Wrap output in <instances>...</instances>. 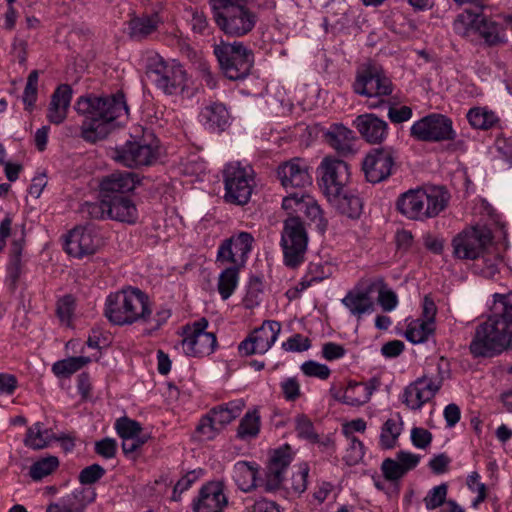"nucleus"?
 Segmentation results:
<instances>
[{
	"label": "nucleus",
	"instance_id": "nucleus-1",
	"mask_svg": "<svg viewBox=\"0 0 512 512\" xmlns=\"http://www.w3.org/2000/svg\"><path fill=\"white\" fill-rule=\"evenodd\" d=\"M493 297L491 314L476 327L469 345L474 357H494L512 349V292Z\"/></svg>",
	"mask_w": 512,
	"mask_h": 512
},
{
	"label": "nucleus",
	"instance_id": "nucleus-2",
	"mask_svg": "<svg viewBox=\"0 0 512 512\" xmlns=\"http://www.w3.org/2000/svg\"><path fill=\"white\" fill-rule=\"evenodd\" d=\"M74 109L86 117L81 133L89 142L106 138L113 128L114 120L128 112L123 94L108 97L81 96Z\"/></svg>",
	"mask_w": 512,
	"mask_h": 512
},
{
	"label": "nucleus",
	"instance_id": "nucleus-3",
	"mask_svg": "<svg viewBox=\"0 0 512 512\" xmlns=\"http://www.w3.org/2000/svg\"><path fill=\"white\" fill-rule=\"evenodd\" d=\"M150 315L149 298L138 288L128 287L106 298L105 316L115 325L146 321Z\"/></svg>",
	"mask_w": 512,
	"mask_h": 512
},
{
	"label": "nucleus",
	"instance_id": "nucleus-4",
	"mask_svg": "<svg viewBox=\"0 0 512 512\" xmlns=\"http://www.w3.org/2000/svg\"><path fill=\"white\" fill-rule=\"evenodd\" d=\"M448 200L449 195L442 187L418 188L401 194L396 205L407 218L424 220L437 216L445 209Z\"/></svg>",
	"mask_w": 512,
	"mask_h": 512
},
{
	"label": "nucleus",
	"instance_id": "nucleus-5",
	"mask_svg": "<svg viewBox=\"0 0 512 512\" xmlns=\"http://www.w3.org/2000/svg\"><path fill=\"white\" fill-rule=\"evenodd\" d=\"M308 243V231L299 216H288L283 220L279 245L286 267L296 269L305 262Z\"/></svg>",
	"mask_w": 512,
	"mask_h": 512
},
{
	"label": "nucleus",
	"instance_id": "nucleus-6",
	"mask_svg": "<svg viewBox=\"0 0 512 512\" xmlns=\"http://www.w3.org/2000/svg\"><path fill=\"white\" fill-rule=\"evenodd\" d=\"M454 31L465 38H482L489 46L505 42V32L500 25L484 14L464 10L453 23Z\"/></svg>",
	"mask_w": 512,
	"mask_h": 512
},
{
	"label": "nucleus",
	"instance_id": "nucleus-7",
	"mask_svg": "<svg viewBox=\"0 0 512 512\" xmlns=\"http://www.w3.org/2000/svg\"><path fill=\"white\" fill-rule=\"evenodd\" d=\"M393 84L384 71L375 66L367 65L358 70L353 83V91L369 98L368 108L377 109L388 102L383 99L393 92Z\"/></svg>",
	"mask_w": 512,
	"mask_h": 512
},
{
	"label": "nucleus",
	"instance_id": "nucleus-8",
	"mask_svg": "<svg viewBox=\"0 0 512 512\" xmlns=\"http://www.w3.org/2000/svg\"><path fill=\"white\" fill-rule=\"evenodd\" d=\"M146 69L149 80L166 95H178L186 88V71L176 61L155 54L149 57Z\"/></svg>",
	"mask_w": 512,
	"mask_h": 512
},
{
	"label": "nucleus",
	"instance_id": "nucleus-9",
	"mask_svg": "<svg viewBox=\"0 0 512 512\" xmlns=\"http://www.w3.org/2000/svg\"><path fill=\"white\" fill-rule=\"evenodd\" d=\"M214 54L224 75L231 80L246 77L254 62L251 50L237 41L215 45Z\"/></svg>",
	"mask_w": 512,
	"mask_h": 512
},
{
	"label": "nucleus",
	"instance_id": "nucleus-10",
	"mask_svg": "<svg viewBox=\"0 0 512 512\" xmlns=\"http://www.w3.org/2000/svg\"><path fill=\"white\" fill-rule=\"evenodd\" d=\"M225 199L238 205L246 204L252 194L254 173L249 165L232 162L224 170Z\"/></svg>",
	"mask_w": 512,
	"mask_h": 512
},
{
	"label": "nucleus",
	"instance_id": "nucleus-11",
	"mask_svg": "<svg viewBox=\"0 0 512 512\" xmlns=\"http://www.w3.org/2000/svg\"><path fill=\"white\" fill-rule=\"evenodd\" d=\"M410 136L416 141L438 143L456 138L452 120L444 114L431 113L415 121Z\"/></svg>",
	"mask_w": 512,
	"mask_h": 512
},
{
	"label": "nucleus",
	"instance_id": "nucleus-12",
	"mask_svg": "<svg viewBox=\"0 0 512 512\" xmlns=\"http://www.w3.org/2000/svg\"><path fill=\"white\" fill-rule=\"evenodd\" d=\"M493 239L491 230L485 225H475L457 234L453 241V254L461 260L481 257Z\"/></svg>",
	"mask_w": 512,
	"mask_h": 512
},
{
	"label": "nucleus",
	"instance_id": "nucleus-13",
	"mask_svg": "<svg viewBox=\"0 0 512 512\" xmlns=\"http://www.w3.org/2000/svg\"><path fill=\"white\" fill-rule=\"evenodd\" d=\"M212 10L219 28L230 36H243L250 32L256 24V15L244 3Z\"/></svg>",
	"mask_w": 512,
	"mask_h": 512
},
{
	"label": "nucleus",
	"instance_id": "nucleus-14",
	"mask_svg": "<svg viewBox=\"0 0 512 512\" xmlns=\"http://www.w3.org/2000/svg\"><path fill=\"white\" fill-rule=\"evenodd\" d=\"M113 158L127 167L152 165L158 158V144L152 134L134 141H127L116 149Z\"/></svg>",
	"mask_w": 512,
	"mask_h": 512
},
{
	"label": "nucleus",
	"instance_id": "nucleus-15",
	"mask_svg": "<svg viewBox=\"0 0 512 512\" xmlns=\"http://www.w3.org/2000/svg\"><path fill=\"white\" fill-rule=\"evenodd\" d=\"M229 505V490L224 479L205 482L193 498V512H224Z\"/></svg>",
	"mask_w": 512,
	"mask_h": 512
},
{
	"label": "nucleus",
	"instance_id": "nucleus-16",
	"mask_svg": "<svg viewBox=\"0 0 512 512\" xmlns=\"http://www.w3.org/2000/svg\"><path fill=\"white\" fill-rule=\"evenodd\" d=\"M207 326V320L200 319L185 329L180 347L187 356L204 357L214 352L217 339L213 333L206 332Z\"/></svg>",
	"mask_w": 512,
	"mask_h": 512
},
{
	"label": "nucleus",
	"instance_id": "nucleus-17",
	"mask_svg": "<svg viewBox=\"0 0 512 512\" xmlns=\"http://www.w3.org/2000/svg\"><path fill=\"white\" fill-rule=\"evenodd\" d=\"M281 323L276 320H265L255 328L238 346L240 354L250 356L265 354L277 341L281 332Z\"/></svg>",
	"mask_w": 512,
	"mask_h": 512
},
{
	"label": "nucleus",
	"instance_id": "nucleus-18",
	"mask_svg": "<svg viewBox=\"0 0 512 512\" xmlns=\"http://www.w3.org/2000/svg\"><path fill=\"white\" fill-rule=\"evenodd\" d=\"M442 383L441 376L424 374L404 389L401 400L409 409L419 410L434 398Z\"/></svg>",
	"mask_w": 512,
	"mask_h": 512
},
{
	"label": "nucleus",
	"instance_id": "nucleus-19",
	"mask_svg": "<svg viewBox=\"0 0 512 512\" xmlns=\"http://www.w3.org/2000/svg\"><path fill=\"white\" fill-rule=\"evenodd\" d=\"M395 164V150L390 147L372 149L363 159L362 168L366 179L379 183L388 178Z\"/></svg>",
	"mask_w": 512,
	"mask_h": 512
},
{
	"label": "nucleus",
	"instance_id": "nucleus-20",
	"mask_svg": "<svg viewBox=\"0 0 512 512\" xmlns=\"http://www.w3.org/2000/svg\"><path fill=\"white\" fill-rule=\"evenodd\" d=\"M294 458V453L289 445H283L273 450L263 480V488L268 493H275L282 488L285 473Z\"/></svg>",
	"mask_w": 512,
	"mask_h": 512
},
{
	"label": "nucleus",
	"instance_id": "nucleus-21",
	"mask_svg": "<svg viewBox=\"0 0 512 512\" xmlns=\"http://www.w3.org/2000/svg\"><path fill=\"white\" fill-rule=\"evenodd\" d=\"M254 237L248 232H239L226 239L218 248L217 260L243 267L249 257Z\"/></svg>",
	"mask_w": 512,
	"mask_h": 512
},
{
	"label": "nucleus",
	"instance_id": "nucleus-22",
	"mask_svg": "<svg viewBox=\"0 0 512 512\" xmlns=\"http://www.w3.org/2000/svg\"><path fill=\"white\" fill-rule=\"evenodd\" d=\"M100 246L101 239L91 227H75L65 236L64 249L75 258L92 255Z\"/></svg>",
	"mask_w": 512,
	"mask_h": 512
},
{
	"label": "nucleus",
	"instance_id": "nucleus-23",
	"mask_svg": "<svg viewBox=\"0 0 512 512\" xmlns=\"http://www.w3.org/2000/svg\"><path fill=\"white\" fill-rule=\"evenodd\" d=\"M277 178L285 189L305 188L312 183L310 166L300 157H294L279 164Z\"/></svg>",
	"mask_w": 512,
	"mask_h": 512
},
{
	"label": "nucleus",
	"instance_id": "nucleus-24",
	"mask_svg": "<svg viewBox=\"0 0 512 512\" xmlns=\"http://www.w3.org/2000/svg\"><path fill=\"white\" fill-rule=\"evenodd\" d=\"M323 189L326 196L346 189L350 170L346 162L326 157L321 162Z\"/></svg>",
	"mask_w": 512,
	"mask_h": 512
},
{
	"label": "nucleus",
	"instance_id": "nucleus-25",
	"mask_svg": "<svg viewBox=\"0 0 512 512\" xmlns=\"http://www.w3.org/2000/svg\"><path fill=\"white\" fill-rule=\"evenodd\" d=\"M373 293H375V284H370L368 281L350 290L341 302L352 316L361 320L363 316L369 315L375 310Z\"/></svg>",
	"mask_w": 512,
	"mask_h": 512
},
{
	"label": "nucleus",
	"instance_id": "nucleus-26",
	"mask_svg": "<svg viewBox=\"0 0 512 512\" xmlns=\"http://www.w3.org/2000/svg\"><path fill=\"white\" fill-rule=\"evenodd\" d=\"M243 408L244 402L242 400L231 401L226 405L214 408L210 415L199 424V432L211 438L213 431H219L231 423L241 414Z\"/></svg>",
	"mask_w": 512,
	"mask_h": 512
},
{
	"label": "nucleus",
	"instance_id": "nucleus-27",
	"mask_svg": "<svg viewBox=\"0 0 512 512\" xmlns=\"http://www.w3.org/2000/svg\"><path fill=\"white\" fill-rule=\"evenodd\" d=\"M353 125L362 138L370 144L384 142L389 133L388 123L373 113L358 115Z\"/></svg>",
	"mask_w": 512,
	"mask_h": 512
},
{
	"label": "nucleus",
	"instance_id": "nucleus-28",
	"mask_svg": "<svg viewBox=\"0 0 512 512\" xmlns=\"http://www.w3.org/2000/svg\"><path fill=\"white\" fill-rule=\"evenodd\" d=\"M96 498L92 486H83L61 498L58 503L50 504L46 512H83Z\"/></svg>",
	"mask_w": 512,
	"mask_h": 512
},
{
	"label": "nucleus",
	"instance_id": "nucleus-29",
	"mask_svg": "<svg viewBox=\"0 0 512 512\" xmlns=\"http://www.w3.org/2000/svg\"><path fill=\"white\" fill-rule=\"evenodd\" d=\"M137 182V175L132 172H114L101 181V195L110 199L122 196L121 194L132 191Z\"/></svg>",
	"mask_w": 512,
	"mask_h": 512
},
{
	"label": "nucleus",
	"instance_id": "nucleus-30",
	"mask_svg": "<svg viewBox=\"0 0 512 512\" xmlns=\"http://www.w3.org/2000/svg\"><path fill=\"white\" fill-rule=\"evenodd\" d=\"M199 120L207 130L222 132L229 125L230 115L222 103L211 102L202 108Z\"/></svg>",
	"mask_w": 512,
	"mask_h": 512
},
{
	"label": "nucleus",
	"instance_id": "nucleus-31",
	"mask_svg": "<svg viewBox=\"0 0 512 512\" xmlns=\"http://www.w3.org/2000/svg\"><path fill=\"white\" fill-rule=\"evenodd\" d=\"M73 90L68 84L59 85L51 96L47 117L54 124L62 123L71 104Z\"/></svg>",
	"mask_w": 512,
	"mask_h": 512
},
{
	"label": "nucleus",
	"instance_id": "nucleus-32",
	"mask_svg": "<svg viewBox=\"0 0 512 512\" xmlns=\"http://www.w3.org/2000/svg\"><path fill=\"white\" fill-rule=\"evenodd\" d=\"M331 206L349 218H358L362 212V201L348 189L326 196Z\"/></svg>",
	"mask_w": 512,
	"mask_h": 512
},
{
	"label": "nucleus",
	"instance_id": "nucleus-33",
	"mask_svg": "<svg viewBox=\"0 0 512 512\" xmlns=\"http://www.w3.org/2000/svg\"><path fill=\"white\" fill-rule=\"evenodd\" d=\"M325 136L328 144L338 153L348 155L355 152L356 137L349 128L341 124L333 125Z\"/></svg>",
	"mask_w": 512,
	"mask_h": 512
},
{
	"label": "nucleus",
	"instance_id": "nucleus-34",
	"mask_svg": "<svg viewBox=\"0 0 512 512\" xmlns=\"http://www.w3.org/2000/svg\"><path fill=\"white\" fill-rule=\"evenodd\" d=\"M259 466L255 462L238 461L233 467V480L242 492H251L257 487Z\"/></svg>",
	"mask_w": 512,
	"mask_h": 512
},
{
	"label": "nucleus",
	"instance_id": "nucleus-35",
	"mask_svg": "<svg viewBox=\"0 0 512 512\" xmlns=\"http://www.w3.org/2000/svg\"><path fill=\"white\" fill-rule=\"evenodd\" d=\"M108 218L120 222L134 223L137 209L134 203L125 196L108 198Z\"/></svg>",
	"mask_w": 512,
	"mask_h": 512
},
{
	"label": "nucleus",
	"instance_id": "nucleus-36",
	"mask_svg": "<svg viewBox=\"0 0 512 512\" xmlns=\"http://www.w3.org/2000/svg\"><path fill=\"white\" fill-rule=\"evenodd\" d=\"M332 267L327 262L312 261L309 263L306 273L297 284L296 292H303L308 287L320 283L332 275Z\"/></svg>",
	"mask_w": 512,
	"mask_h": 512
},
{
	"label": "nucleus",
	"instance_id": "nucleus-37",
	"mask_svg": "<svg viewBox=\"0 0 512 512\" xmlns=\"http://www.w3.org/2000/svg\"><path fill=\"white\" fill-rule=\"evenodd\" d=\"M434 330V322L415 319L408 323L405 338L413 344L424 343L433 334Z\"/></svg>",
	"mask_w": 512,
	"mask_h": 512
},
{
	"label": "nucleus",
	"instance_id": "nucleus-38",
	"mask_svg": "<svg viewBox=\"0 0 512 512\" xmlns=\"http://www.w3.org/2000/svg\"><path fill=\"white\" fill-rule=\"evenodd\" d=\"M467 119L473 128L482 130H488L498 122L496 114L484 107L471 108L467 113Z\"/></svg>",
	"mask_w": 512,
	"mask_h": 512
},
{
	"label": "nucleus",
	"instance_id": "nucleus-39",
	"mask_svg": "<svg viewBox=\"0 0 512 512\" xmlns=\"http://www.w3.org/2000/svg\"><path fill=\"white\" fill-rule=\"evenodd\" d=\"M240 268L241 267L233 265L220 273L218 278V292L223 300H227L234 293L238 285Z\"/></svg>",
	"mask_w": 512,
	"mask_h": 512
},
{
	"label": "nucleus",
	"instance_id": "nucleus-40",
	"mask_svg": "<svg viewBox=\"0 0 512 512\" xmlns=\"http://www.w3.org/2000/svg\"><path fill=\"white\" fill-rule=\"evenodd\" d=\"M157 15L135 17L129 23L130 35L135 39H142L156 30L158 25Z\"/></svg>",
	"mask_w": 512,
	"mask_h": 512
},
{
	"label": "nucleus",
	"instance_id": "nucleus-41",
	"mask_svg": "<svg viewBox=\"0 0 512 512\" xmlns=\"http://www.w3.org/2000/svg\"><path fill=\"white\" fill-rule=\"evenodd\" d=\"M260 431V416L256 410L247 412L241 419L237 436L242 440L254 438Z\"/></svg>",
	"mask_w": 512,
	"mask_h": 512
},
{
	"label": "nucleus",
	"instance_id": "nucleus-42",
	"mask_svg": "<svg viewBox=\"0 0 512 512\" xmlns=\"http://www.w3.org/2000/svg\"><path fill=\"white\" fill-rule=\"evenodd\" d=\"M90 362L89 357H69L53 364L52 370L57 376L67 377L77 372Z\"/></svg>",
	"mask_w": 512,
	"mask_h": 512
},
{
	"label": "nucleus",
	"instance_id": "nucleus-43",
	"mask_svg": "<svg viewBox=\"0 0 512 512\" xmlns=\"http://www.w3.org/2000/svg\"><path fill=\"white\" fill-rule=\"evenodd\" d=\"M363 383L350 381L344 390L342 402L350 406H361L369 401Z\"/></svg>",
	"mask_w": 512,
	"mask_h": 512
},
{
	"label": "nucleus",
	"instance_id": "nucleus-44",
	"mask_svg": "<svg viewBox=\"0 0 512 512\" xmlns=\"http://www.w3.org/2000/svg\"><path fill=\"white\" fill-rule=\"evenodd\" d=\"M401 432L402 423L395 419H388L381 429L380 445L385 449L393 448Z\"/></svg>",
	"mask_w": 512,
	"mask_h": 512
},
{
	"label": "nucleus",
	"instance_id": "nucleus-45",
	"mask_svg": "<svg viewBox=\"0 0 512 512\" xmlns=\"http://www.w3.org/2000/svg\"><path fill=\"white\" fill-rule=\"evenodd\" d=\"M58 467L59 459L56 456L48 455L34 458V481L51 475Z\"/></svg>",
	"mask_w": 512,
	"mask_h": 512
},
{
	"label": "nucleus",
	"instance_id": "nucleus-46",
	"mask_svg": "<svg viewBox=\"0 0 512 512\" xmlns=\"http://www.w3.org/2000/svg\"><path fill=\"white\" fill-rule=\"evenodd\" d=\"M369 282L375 284V292L378 294L377 300L382 309L386 312L393 311L398 305L397 295L391 289H388L381 280Z\"/></svg>",
	"mask_w": 512,
	"mask_h": 512
},
{
	"label": "nucleus",
	"instance_id": "nucleus-47",
	"mask_svg": "<svg viewBox=\"0 0 512 512\" xmlns=\"http://www.w3.org/2000/svg\"><path fill=\"white\" fill-rule=\"evenodd\" d=\"M348 445L343 457L347 465L353 466L358 464L364 457L365 447L362 441L356 436L346 437Z\"/></svg>",
	"mask_w": 512,
	"mask_h": 512
},
{
	"label": "nucleus",
	"instance_id": "nucleus-48",
	"mask_svg": "<svg viewBox=\"0 0 512 512\" xmlns=\"http://www.w3.org/2000/svg\"><path fill=\"white\" fill-rule=\"evenodd\" d=\"M310 195L303 192H295L284 197L282 200V208L289 216L302 213Z\"/></svg>",
	"mask_w": 512,
	"mask_h": 512
},
{
	"label": "nucleus",
	"instance_id": "nucleus-49",
	"mask_svg": "<svg viewBox=\"0 0 512 512\" xmlns=\"http://www.w3.org/2000/svg\"><path fill=\"white\" fill-rule=\"evenodd\" d=\"M294 427L298 437L310 442L318 441V434L315 432L313 423L306 415H296L294 418Z\"/></svg>",
	"mask_w": 512,
	"mask_h": 512
},
{
	"label": "nucleus",
	"instance_id": "nucleus-50",
	"mask_svg": "<svg viewBox=\"0 0 512 512\" xmlns=\"http://www.w3.org/2000/svg\"><path fill=\"white\" fill-rule=\"evenodd\" d=\"M21 253L22 243L14 240L11 245L10 263L8 266V276L12 283H15L21 275Z\"/></svg>",
	"mask_w": 512,
	"mask_h": 512
},
{
	"label": "nucleus",
	"instance_id": "nucleus-51",
	"mask_svg": "<svg viewBox=\"0 0 512 512\" xmlns=\"http://www.w3.org/2000/svg\"><path fill=\"white\" fill-rule=\"evenodd\" d=\"M115 429L122 439L140 436L142 427L134 420L122 417L116 420Z\"/></svg>",
	"mask_w": 512,
	"mask_h": 512
},
{
	"label": "nucleus",
	"instance_id": "nucleus-52",
	"mask_svg": "<svg viewBox=\"0 0 512 512\" xmlns=\"http://www.w3.org/2000/svg\"><path fill=\"white\" fill-rule=\"evenodd\" d=\"M448 487L446 484H440L438 486L433 487L428 491L427 495L424 498L425 507L428 510H434L440 507L446 500Z\"/></svg>",
	"mask_w": 512,
	"mask_h": 512
},
{
	"label": "nucleus",
	"instance_id": "nucleus-53",
	"mask_svg": "<svg viewBox=\"0 0 512 512\" xmlns=\"http://www.w3.org/2000/svg\"><path fill=\"white\" fill-rule=\"evenodd\" d=\"M301 371L308 377H315L321 380H325L330 376V369L327 365L319 362L309 360L304 362L301 367Z\"/></svg>",
	"mask_w": 512,
	"mask_h": 512
},
{
	"label": "nucleus",
	"instance_id": "nucleus-54",
	"mask_svg": "<svg viewBox=\"0 0 512 512\" xmlns=\"http://www.w3.org/2000/svg\"><path fill=\"white\" fill-rule=\"evenodd\" d=\"M309 474V466L307 463H301L297 467V471L293 473L291 478V489L296 494H301L307 489V478Z\"/></svg>",
	"mask_w": 512,
	"mask_h": 512
},
{
	"label": "nucleus",
	"instance_id": "nucleus-55",
	"mask_svg": "<svg viewBox=\"0 0 512 512\" xmlns=\"http://www.w3.org/2000/svg\"><path fill=\"white\" fill-rule=\"evenodd\" d=\"M108 198L102 196L99 202L85 203L82 207V213L87 214L92 219L108 218Z\"/></svg>",
	"mask_w": 512,
	"mask_h": 512
},
{
	"label": "nucleus",
	"instance_id": "nucleus-56",
	"mask_svg": "<svg viewBox=\"0 0 512 512\" xmlns=\"http://www.w3.org/2000/svg\"><path fill=\"white\" fill-rule=\"evenodd\" d=\"M54 439L52 427L36 423L34 427V449L46 447Z\"/></svg>",
	"mask_w": 512,
	"mask_h": 512
},
{
	"label": "nucleus",
	"instance_id": "nucleus-57",
	"mask_svg": "<svg viewBox=\"0 0 512 512\" xmlns=\"http://www.w3.org/2000/svg\"><path fill=\"white\" fill-rule=\"evenodd\" d=\"M105 474V469L98 465L92 464L88 467H85L79 474V481L81 484L85 486H91L99 479H101Z\"/></svg>",
	"mask_w": 512,
	"mask_h": 512
},
{
	"label": "nucleus",
	"instance_id": "nucleus-58",
	"mask_svg": "<svg viewBox=\"0 0 512 512\" xmlns=\"http://www.w3.org/2000/svg\"><path fill=\"white\" fill-rule=\"evenodd\" d=\"M381 470L385 479L389 481H397L402 478L406 473L395 459L387 458L382 462Z\"/></svg>",
	"mask_w": 512,
	"mask_h": 512
},
{
	"label": "nucleus",
	"instance_id": "nucleus-59",
	"mask_svg": "<svg viewBox=\"0 0 512 512\" xmlns=\"http://www.w3.org/2000/svg\"><path fill=\"white\" fill-rule=\"evenodd\" d=\"M310 346V340L301 334H294L282 343V349L287 352H303Z\"/></svg>",
	"mask_w": 512,
	"mask_h": 512
},
{
	"label": "nucleus",
	"instance_id": "nucleus-60",
	"mask_svg": "<svg viewBox=\"0 0 512 512\" xmlns=\"http://www.w3.org/2000/svg\"><path fill=\"white\" fill-rule=\"evenodd\" d=\"M200 474L196 471H190L181 477L174 485L172 499L177 501L180 499L181 494L188 490L193 483L199 479Z\"/></svg>",
	"mask_w": 512,
	"mask_h": 512
},
{
	"label": "nucleus",
	"instance_id": "nucleus-61",
	"mask_svg": "<svg viewBox=\"0 0 512 512\" xmlns=\"http://www.w3.org/2000/svg\"><path fill=\"white\" fill-rule=\"evenodd\" d=\"M281 391L284 395V398L287 401H295L301 395V388L299 381L294 377H289L284 379L280 383Z\"/></svg>",
	"mask_w": 512,
	"mask_h": 512
},
{
	"label": "nucleus",
	"instance_id": "nucleus-62",
	"mask_svg": "<svg viewBox=\"0 0 512 512\" xmlns=\"http://www.w3.org/2000/svg\"><path fill=\"white\" fill-rule=\"evenodd\" d=\"M308 219L317 223L318 225L325 226L322 210L312 196L307 199V203L302 212Z\"/></svg>",
	"mask_w": 512,
	"mask_h": 512
},
{
	"label": "nucleus",
	"instance_id": "nucleus-63",
	"mask_svg": "<svg viewBox=\"0 0 512 512\" xmlns=\"http://www.w3.org/2000/svg\"><path fill=\"white\" fill-rule=\"evenodd\" d=\"M411 441L416 448L425 449L431 444L432 434L424 428L414 427L411 430Z\"/></svg>",
	"mask_w": 512,
	"mask_h": 512
},
{
	"label": "nucleus",
	"instance_id": "nucleus-64",
	"mask_svg": "<svg viewBox=\"0 0 512 512\" xmlns=\"http://www.w3.org/2000/svg\"><path fill=\"white\" fill-rule=\"evenodd\" d=\"M248 512H281V507L278 503L267 498L256 499L250 506L247 507Z\"/></svg>",
	"mask_w": 512,
	"mask_h": 512
}]
</instances>
